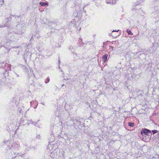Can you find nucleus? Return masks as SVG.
I'll return each mask as SVG.
<instances>
[{
    "mask_svg": "<svg viewBox=\"0 0 159 159\" xmlns=\"http://www.w3.org/2000/svg\"><path fill=\"white\" fill-rule=\"evenodd\" d=\"M141 133L143 135L144 134L148 136L150 135L151 134L150 130L146 129H143V130L141 131Z\"/></svg>",
    "mask_w": 159,
    "mask_h": 159,
    "instance_id": "obj_1",
    "label": "nucleus"
},
{
    "mask_svg": "<svg viewBox=\"0 0 159 159\" xmlns=\"http://www.w3.org/2000/svg\"><path fill=\"white\" fill-rule=\"evenodd\" d=\"M107 57L108 55L107 54H106L105 55L103 56L102 58L104 59L103 61L104 62H105L106 60H107Z\"/></svg>",
    "mask_w": 159,
    "mask_h": 159,
    "instance_id": "obj_2",
    "label": "nucleus"
},
{
    "mask_svg": "<svg viewBox=\"0 0 159 159\" xmlns=\"http://www.w3.org/2000/svg\"><path fill=\"white\" fill-rule=\"evenodd\" d=\"M126 31L129 35H132L133 34V33H132V32L129 29H127L126 30Z\"/></svg>",
    "mask_w": 159,
    "mask_h": 159,
    "instance_id": "obj_3",
    "label": "nucleus"
},
{
    "mask_svg": "<svg viewBox=\"0 0 159 159\" xmlns=\"http://www.w3.org/2000/svg\"><path fill=\"white\" fill-rule=\"evenodd\" d=\"M116 3V0H112L111 1H110V3L112 4H115Z\"/></svg>",
    "mask_w": 159,
    "mask_h": 159,
    "instance_id": "obj_4",
    "label": "nucleus"
},
{
    "mask_svg": "<svg viewBox=\"0 0 159 159\" xmlns=\"http://www.w3.org/2000/svg\"><path fill=\"white\" fill-rule=\"evenodd\" d=\"M82 39L81 38H80L79 39V44L80 45V46H81V45L83 44V43L82 42Z\"/></svg>",
    "mask_w": 159,
    "mask_h": 159,
    "instance_id": "obj_5",
    "label": "nucleus"
},
{
    "mask_svg": "<svg viewBox=\"0 0 159 159\" xmlns=\"http://www.w3.org/2000/svg\"><path fill=\"white\" fill-rule=\"evenodd\" d=\"M40 4L41 5V6H45L46 5H47V3L46 2H40Z\"/></svg>",
    "mask_w": 159,
    "mask_h": 159,
    "instance_id": "obj_6",
    "label": "nucleus"
},
{
    "mask_svg": "<svg viewBox=\"0 0 159 159\" xmlns=\"http://www.w3.org/2000/svg\"><path fill=\"white\" fill-rule=\"evenodd\" d=\"M128 125L130 127H133L134 126V123H133L129 122L128 123Z\"/></svg>",
    "mask_w": 159,
    "mask_h": 159,
    "instance_id": "obj_7",
    "label": "nucleus"
},
{
    "mask_svg": "<svg viewBox=\"0 0 159 159\" xmlns=\"http://www.w3.org/2000/svg\"><path fill=\"white\" fill-rule=\"evenodd\" d=\"M50 81V79L49 77H48L47 79L45 80V83H47L49 82Z\"/></svg>",
    "mask_w": 159,
    "mask_h": 159,
    "instance_id": "obj_8",
    "label": "nucleus"
},
{
    "mask_svg": "<svg viewBox=\"0 0 159 159\" xmlns=\"http://www.w3.org/2000/svg\"><path fill=\"white\" fill-rule=\"evenodd\" d=\"M152 132L153 133V134H155L157 133V130H152Z\"/></svg>",
    "mask_w": 159,
    "mask_h": 159,
    "instance_id": "obj_9",
    "label": "nucleus"
},
{
    "mask_svg": "<svg viewBox=\"0 0 159 159\" xmlns=\"http://www.w3.org/2000/svg\"><path fill=\"white\" fill-rule=\"evenodd\" d=\"M106 3L107 4H110V1H109V0H106Z\"/></svg>",
    "mask_w": 159,
    "mask_h": 159,
    "instance_id": "obj_10",
    "label": "nucleus"
},
{
    "mask_svg": "<svg viewBox=\"0 0 159 159\" xmlns=\"http://www.w3.org/2000/svg\"><path fill=\"white\" fill-rule=\"evenodd\" d=\"M7 26V25H1V26H0V28H2V27H6Z\"/></svg>",
    "mask_w": 159,
    "mask_h": 159,
    "instance_id": "obj_11",
    "label": "nucleus"
},
{
    "mask_svg": "<svg viewBox=\"0 0 159 159\" xmlns=\"http://www.w3.org/2000/svg\"><path fill=\"white\" fill-rule=\"evenodd\" d=\"M119 31V30H113L112 31V32H118V31Z\"/></svg>",
    "mask_w": 159,
    "mask_h": 159,
    "instance_id": "obj_12",
    "label": "nucleus"
},
{
    "mask_svg": "<svg viewBox=\"0 0 159 159\" xmlns=\"http://www.w3.org/2000/svg\"><path fill=\"white\" fill-rule=\"evenodd\" d=\"M111 36H112L113 37H117V36H118V35H116V36H113V35L111 34Z\"/></svg>",
    "mask_w": 159,
    "mask_h": 159,
    "instance_id": "obj_13",
    "label": "nucleus"
},
{
    "mask_svg": "<svg viewBox=\"0 0 159 159\" xmlns=\"http://www.w3.org/2000/svg\"><path fill=\"white\" fill-rule=\"evenodd\" d=\"M33 102H33V101H31V102H30V104H31V105H32V103H33Z\"/></svg>",
    "mask_w": 159,
    "mask_h": 159,
    "instance_id": "obj_14",
    "label": "nucleus"
},
{
    "mask_svg": "<svg viewBox=\"0 0 159 159\" xmlns=\"http://www.w3.org/2000/svg\"><path fill=\"white\" fill-rule=\"evenodd\" d=\"M22 34V33L20 32H18V34Z\"/></svg>",
    "mask_w": 159,
    "mask_h": 159,
    "instance_id": "obj_15",
    "label": "nucleus"
},
{
    "mask_svg": "<svg viewBox=\"0 0 159 159\" xmlns=\"http://www.w3.org/2000/svg\"><path fill=\"white\" fill-rule=\"evenodd\" d=\"M111 48H112V50H113V47L111 46Z\"/></svg>",
    "mask_w": 159,
    "mask_h": 159,
    "instance_id": "obj_16",
    "label": "nucleus"
},
{
    "mask_svg": "<svg viewBox=\"0 0 159 159\" xmlns=\"http://www.w3.org/2000/svg\"><path fill=\"white\" fill-rule=\"evenodd\" d=\"M37 107V106H36L35 107H34V108H35V109Z\"/></svg>",
    "mask_w": 159,
    "mask_h": 159,
    "instance_id": "obj_17",
    "label": "nucleus"
},
{
    "mask_svg": "<svg viewBox=\"0 0 159 159\" xmlns=\"http://www.w3.org/2000/svg\"><path fill=\"white\" fill-rule=\"evenodd\" d=\"M25 62H26V60L25 59Z\"/></svg>",
    "mask_w": 159,
    "mask_h": 159,
    "instance_id": "obj_18",
    "label": "nucleus"
},
{
    "mask_svg": "<svg viewBox=\"0 0 159 159\" xmlns=\"http://www.w3.org/2000/svg\"><path fill=\"white\" fill-rule=\"evenodd\" d=\"M64 84H63L62 86V87H63V86H64Z\"/></svg>",
    "mask_w": 159,
    "mask_h": 159,
    "instance_id": "obj_19",
    "label": "nucleus"
},
{
    "mask_svg": "<svg viewBox=\"0 0 159 159\" xmlns=\"http://www.w3.org/2000/svg\"><path fill=\"white\" fill-rule=\"evenodd\" d=\"M59 63L60 62V60H59Z\"/></svg>",
    "mask_w": 159,
    "mask_h": 159,
    "instance_id": "obj_20",
    "label": "nucleus"
}]
</instances>
